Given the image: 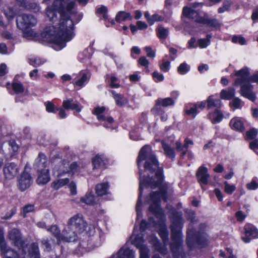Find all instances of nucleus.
<instances>
[{
    "label": "nucleus",
    "instance_id": "f257e3e1",
    "mask_svg": "<svg viewBox=\"0 0 258 258\" xmlns=\"http://www.w3.org/2000/svg\"><path fill=\"white\" fill-rule=\"evenodd\" d=\"M75 3L71 0H54L51 7L46 9V14L50 21L57 20V14L60 15L59 24L46 27L42 36L44 39L53 43L59 50L66 46V43L71 40L75 36L74 22L73 20L75 13L72 11Z\"/></svg>",
    "mask_w": 258,
    "mask_h": 258
},
{
    "label": "nucleus",
    "instance_id": "f03ea898",
    "mask_svg": "<svg viewBox=\"0 0 258 258\" xmlns=\"http://www.w3.org/2000/svg\"><path fill=\"white\" fill-rule=\"evenodd\" d=\"M140 172V196L136 204L137 220L142 218L141 196L145 187L152 188L161 184L163 170L158 167V162L151 147L144 146L140 151L137 160Z\"/></svg>",
    "mask_w": 258,
    "mask_h": 258
},
{
    "label": "nucleus",
    "instance_id": "7ed1b4c3",
    "mask_svg": "<svg viewBox=\"0 0 258 258\" xmlns=\"http://www.w3.org/2000/svg\"><path fill=\"white\" fill-rule=\"evenodd\" d=\"M167 186L163 185L160 187L159 191L155 192H152L150 195V201L152 202L149 207V211L155 215L156 218L160 221L159 224H157L155 221L150 218V225L158 227V233L162 238L164 245L159 243L157 237L154 235H152L149 238V242L153 245L155 250L159 252L163 255H165L167 253L166 245L168 240V232L164 223L165 215L162 210L159 206V202L163 200L166 202L167 201Z\"/></svg>",
    "mask_w": 258,
    "mask_h": 258
},
{
    "label": "nucleus",
    "instance_id": "20e7f679",
    "mask_svg": "<svg viewBox=\"0 0 258 258\" xmlns=\"http://www.w3.org/2000/svg\"><path fill=\"white\" fill-rule=\"evenodd\" d=\"M207 229L208 226L205 223L201 224L197 231L192 229L191 225L188 226L186 232V244L189 249L202 248L208 244Z\"/></svg>",
    "mask_w": 258,
    "mask_h": 258
},
{
    "label": "nucleus",
    "instance_id": "39448f33",
    "mask_svg": "<svg viewBox=\"0 0 258 258\" xmlns=\"http://www.w3.org/2000/svg\"><path fill=\"white\" fill-rule=\"evenodd\" d=\"M172 224L171 230V243L170 244L171 250L175 258H177V253L183 243V235L181 233V228L183 225L182 215L179 212H174L170 217Z\"/></svg>",
    "mask_w": 258,
    "mask_h": 258
},
{
    "label": "nucleus",
    "instance_id": "423d86ee",
    "mask_svg": "<svg viewBox=\"0 0 258 258\" xmlns=\"http://www.w3.org/2000/svg\"><path fill=\"white\" fill-rule=\"evenodd\" d=\"M17 26L23 31V36L31 38L36 36V33L31 28L35 26L37 20L33 15L30 14H22L17 17Z\"/></svg>",
    "mask_w": 258,
    "mask_h": 258
},
{
    "label": "nucleus",
    "instance_id": "0eeeda50",
    "mask_svg": "<svg viewBox=\"0 0 258 258\" xmlns=\"http://www.w3.org/2000/svg\"><path fill=\"white\" fill-rule=\"evenodd\" d=\"M234 75L237 77L234 82V85L237 86L249 82L258 84V72L249 76V69L247 68L236 71Z\"/></svg>",
    "mask_w": 258,
    "mask_h": 258
},
{
    "label": "nucleus",
    "instance_id": "6e6552de",
    "mask_svg": "<svg viewBox=\"0 0 258 258\" xmlns=\"http://www.w3.org/2000/svg\"><path fill=\"white\" fill-rule=\"evenodd\" d=\"M67 224L80 234L86 230L87 226L83 216L79 214L71 217L67 221Z\"/></svg>",
    "mask_w": 258,
    "mask_h": 258
},
{
    "label": "nucleus",
    "instance_id": "1a4fd4ad",
    "mask_svg": "<svg viewBox=\"0 0 258 258\" xmlns=\"http://www.w3.org/2000/svg\"><path fill=\"white\" fill-rule=\"evenodd\" d=\"M59 165H56L53 168L54 174H55L57 172V176H61L64 174L71 172L74 173L77 171L78 166L76 163L74 162L69 166L70 170L66 169L68 167L69 164L67 162L62 161L60 159H57L56 162Z\"/></svg>",
    "mask_w": 258,
    "mask_h": 258
},
{
    "label": "nucleus",
    "instance_id": "9d476101",
    "mask_svg": "<svg viewBox=\"0 0 258 258\" xmlns=\"http://www.w3.org/2000/svg\"><path fill=\"white\" fill-rule=\"evenodd\" d=\"M0 248L2 258H13V256L17 255L13 248L7 245L4 238V232L2 228H0Z\"/></svg>",
    "mask_w": 258,
    "mask_h": 258
},
{
    "label": "nucleus",
    "instance_id": "9b49d317",
    "mask_svg": "<svg viewBox=\"0 0 258 258\" xmlns=\"http://www.w3.org/2000/svg\"><path fill=\"white\" fill-rule=\"evenodd\" d=\"M80 234L66 224L61 232V241L74 242L76 241Z\"/></svg>",
    "mask_w": 258,
    "mask_h": 258
},
{
    "label": "nucleus",
    "instance_id": "f8f14e48",
    "mask_svg": "<svg viewBox=\"0 0 258 258\" xmlns=\"http://www.w3.org/2000/svg\"><path fill=\"white\" fill-rule=\"evenodd\" d=\"M144 240L143 235H136L133 239V243L139 249H140V258H149V250L147 247L144 245Z\"/></svg>",
    "mask_w": 258,
    "mask_h": 258
},
{
    "label": "nucleus",
    "instance_id": "ddd939ff",
    "mask_svg": "<svg viewBox=\"0 0 258 258\" xmlns=\"http://www.w3.org/2000/svg\"><path fill=\"white\" fill-rule=\"evenodd\" d=\"M17 182L19 189L23 191L31 186L33 179L29 173L24 171L18 177Z\"/></svg>",
    "mask_w": 258,
    "mask_h": 258
},
{
    "label": "nucleus",
    "instance_id": "4468645a",
    "mask_svg": "<svg viewBox=\"0 0 258 258\" xmlns=\"http://www.w3.org/2000/svg\"><path fill=\"white\" fill-rule=\"evenodd\" d=\"M19 168L14 163H8L3 168V172L5 177L7 179H13L18 174Z\"/></svg>",
    "mask_w": 258,
    "mask_h": 258
},
{
    "label": "nucleus",
    "instance_id": "2eb2a0df",
    "mask_svg": "<svg viewBox=\"0 0 258 258\" xmlns=\"http://www.w3.org/2000/svg\"><path fill=\"white\" fill-rule=\"evenodd\" d=\"M241 85V89L240 90V94L249 99L251 101H254L256 97L252 91L253 86L249 84L248 82L240 84Z\"/></svg>",
    "mask_w": 258,
    "mask_h": 258
},
{
    "label": "nucleus",
    "instance_id": "dca6fc26",
    "mask_svg": "<svg viewBox=\"0 0 258 258\" xmlns=\"http://www.w3.org/2000/svg\"><path fill=\"white\" fill-rule=\"evenodd\" d=\"M202 3H198L193 4L192 8L184 7L183 9L182 14L184 16H186L192 19H194L195 20V21L197 22V19H200L201 17H199V14L198 12L194 10V8H196L197 7H202Z\"/></svg>",
    "mask_w": 258,
    "mask_h": 258
},
{
    "label": "nucleus",
    "instance_id": "f3484780",
    "mask_svg": "<svg viewBox=\"0 0 258 258\" xmlns=\"http://www.w3.org/2000/svg\"><path fill=\"white\" fill-rule=\"evenodd\" d=\"M47 160L46 156L42 153H40L38 157L35 160L34 164V168L38 171H43L46 169H49L47 167Z\"/></svg>",
    "mask_w": 258,
    "mask_h": 258
},
{
    "label": "nucleus",
    "instance_id": "a211bd4d",
    "mask_svg": "<svg viewBox=\"0 0 258 258\" xmlns=\"http://www.w3.org/2000/svg\"><path fill=\"white\" fill-rule=\"evenodd\" d=\"M197 176L199 182L201 184H207L210 175L208 173V169L205 166H201L197 173Z\"/></svg>",
    "mask_w": 258,
    "mask_h": 258
},
{
    "label": "nucleus",
    "instance_id": "6ab92c4d",
    "mask_svg": "<svg viewBox=\"0 0 258 258\" xmlns=\"http://www.w3.org/2000/svg\"><path fill=\"white\" fill-rule=\"evenodd\" d=\"M230 125L233 130L242 132L244 131V120L239 117L232 118L230 121Z\"/></svg>",
    "mask_w": 258,
    "mask_h": 258
},
{
    "label": "nucleus",
    "instance_id": "aec40b11",
    "mask_svg": "<svg viewBox=\"0 0 258 258\" xmlns=\"http://www.w3.org/2000/svg\"><path fill=\"white\" fill-rule=\"evenodd\" d=\"M105 110V108L102 107H96L93 111L92 113L97 116V118L99 120L107 121L108 123H111L113 122V118L111 117H106L103 114Z\"/></svg>",
    "mask_w": 258,
    "mask_h": 258
},
{
    "label": "nucleus",
    "instance_id": "412c9836",
    "mask_svg": "<svg viewBox=\"0 0 258 258\" xmlns=\"http://www.w3.org/2000/svg\"><path fill=\"white\" fill-rule=\"evenodd\" d=\"M78 77V80L76 81L75 84L81 88L88 83L90 78V75L88 72H80Z\"/></svg>",
    "mask_w": 258,
    "mask_h": 258
},
{
    "label": "nucleus",
    "instance_id": "4be33fe9",
    "mask_svg": "<svg viewBox=\"0 0 258 258\" xmlns=\"http://www.w3.org/2000/svg\"><path fill=\"white\" fill-rule=\"evenodd\" d=\"M17 4L20 7H24L28 10L37 12L40 10L39 6L35 3L26 2L25 0H17Z\"/></svg>",
    "mask_w": 258,
    "mask_h": 258
},
{
    "label": "nucleus",
    "instance_id": "5701e85b",
    "mask_svg": "<svg viewBox=\"0 0 258 258\" xmlns=\"http://www.w3.org/2000/svg\"><path fill=\"white\" fill-rule=\"evenodd\" d=\"M28 255L30 258H41L38 243L32 242L28 248Z\"/></svg>",
    "mask_w": 258,
    "mask_h": 258
},
{
    "label": "nucleus",
    "instance_id": "b1692460",
    "mask_svg": "<svg viewBox=\"0 0 258 258\" xmlns=\"http://www.w3.org/2000/svg\"><path fill=\"white\" fill-rule=\"evenodd\" d=\"M39 175L37 179V183L38 184H45L48 182L50 180L49 173V169H46L43 171H38Z\"/></svg>",
    "mask_w": 258,
    "mask_h": 258
},
{
    "label": "nucleus",
    "instance_id": "393cba45",
    "mask_svg": "<svg viewBox=\"0 0 258 258\" xmlns=\"http://www.w3.org/2000/svg\"><path fill=\"white\" fill-rule=\"evenodd\" d=\"M244 230L246 236H251L253 238L258 237V230L254 225L247 223L244 227Z\"/></svg>",
    "mask_w": 258,
    "mask_h": 258
},
{
    "label": "nucleus",
    "instance_id": "a878e982",
    "mask_svg": "<svg viewBox=\"0 0 258 258\" xmlns=\"http://www.w3.org/2000/svg\"><path fill=\"white\" fill-rule=\"evenodd\" d=\"M197 21L198 23L206 24L208 26H211L214 28H219L220 27V24L217 20L215 19H210L207 16H205L203 18H201L200 19H197Z\"/></svg>",
    "mask_w": 258,
    "mask_h": 258
},
{
    "label": "nucleus",
    "instance_id": "bb28decb",
    "mask_svg": "<svg viewBox=\"0 0 258 258\" xmlns=\"http://www.w3.org/2000/svg\"><path fill=\"white\" fill-rule=\"evenodd\" d=\"M119 258H134V251L125 246L121 247L118 252Z\"/></svg>",
    "mask_w": 258,
    "mask_h": 258
},
{
    "label": "nucleus",
    "instance_id": "cd10ccee",
    "mask_svg": "<svg viewBox=\"0 0 258 258\" xmlns=\"http://www.w3.org/2000/svg\"><path fill=\"white\" fill-rule=\"evenodd\" d=\"M208 117L213 123L216 124L222 120L223 115L219 110L216 109L213 113H209Z\"/></svg>",
    "mask_w": 258,
    "mask_h": 258
},
{
    "label": "nucleus",
    "instance_id": "c85d7f7f",
    "mask_svg": "<svg viewBox=\"0 0 258 258\" xmlns=\"http://www.w3.org/2000/svg\"><path fill=\"white\" fill-rule=\"evenodd\" d=\"M184 111L187 115H190L193 118H195L199 113L197 104H186L184 107Z\"/></svg>",
    "mask_w": 258,
    "mask_h": 258
},
{
    "label": "nucleus",
    "instance_id": "c756f323",
    "mask_svg": "<svg viewBox=\"0 0 258 258\" xmlns=\"http://www.w3.org/2000/svg\"><path fill=\"white\" fill-rule=\"evenodd\" d=\"M235 95V90L232 88H228L226 89L221 90L220 97L224 100H230Z\"/></svg>",
    "mask_w": 258,
    "mask_h": 258
},
{
    "label": "nucleus",
    "instance_id": "7c9ffc66",
    "mask_svg": "<svg viewBox=\"0 0 258 258\" xmlns=\"http://www.w3.org/2000/svg\"><path fill=\"white\" fill-rule=\"evenodd\" d=\"M109 185L108 183L98 184L96 186V192L99 196L108 194Z\"/></svg>",
    "mask_w": 258,
    "mask_h": 258
},
{
    "label": "nucleus",
    "instance_id": "2f4dec72",
    "mask_svg": "<svg viewBox=\"0 0 258 258\" xmlns=\"http://www.w3.org/2000/svg\"><path fill=\"white\" fill-rule=\"evenodd\" d=\"M132 19L131 14L124 11H119L115 16V20L117 22L125 21L127 20H131Z\"/></svg>",
    "mask_w": 258,
    "mask_h": 258
},
{
    "label": "nucleus",
    "instance_id": "473e14b6",
    "mask_svg": "<svg viewBox=\"0 0 258 258\" xmlns=\"http://www.w3.org/2000/svg\"><path fill=\"white\" fill-rule=\"evenodd\" d=\"M207 103L208 109L213 107L220 108L221 106V101L219 99H215L213 96H210L208 97Z\"/></svg>",
    "mask_w": 258,
    "mask_h": 258
},
{
    "label": "nucleus",
    "instance_id": "72a5a7b5",
    "mask_svg": "<svg viewBox=\"0 0 258 258\" xmlns=\"http://www.w3.org/2000/svg\"><path fill=\"white\" fill-rule=\"evenodd\" d=\"M73 100L72 99H69L63 101L62 106L66 109H76L77 111L80 112L81 109L78 107L77 104L74 103Z\"/></svg>",
    "mask_w": 258,
    "mask_h": 258
},
{
    "label": "nucleus",
    "instance_id": "f704fd0d",
    "mask_svg": "<svg viewBox=\"0 0 258 258\" xmlns=\"http://www.w3.org/2000/svg\"><path fill=\"white\" fill-rule=\"evenodd\" d=\"M111 93L113 95V98L117 105L121 106L127 103V100L123 95L115 93L114 91H112Z\"/></svg>",
    "mask_w": 258,
    "mask_h": 258
},
{
    "label": "nucleus",
    "instance_id": "c9c22d12",
    "mask_svg": "<svg viewBox=\"0 0 258 258\" xmlns=\"http://www.w3.org/2000/svg\"><path fill=\"white\" fill-rule=\"evenodd\" d=\"M69 181L70 180L68 178L58 179L51 183V186L54 189L57 190L60 187L68 184L69 183Z\"/></svg>",
    "mask_w": 258,
    "mask_h": 258
},
{
    "label": "nucleus",
    "instance_id": "e433bc0d",
    "mask_svg": "<svg viewBox=\"0 0 258 258\" xmlns=\"http://www.w3.org/2000/svg\"><path fill=\"white\" fill-rule=\"evenodd\" d=\"M157 105H160L163 107H167L174 104V101L171 98H159L156 100Z\"/></svg>",
    "mask_w": 258,
    "mask_h": 258
},
{
    "label": "nucleus",
    "instance_id": "4c0bfd02",
    "mask_svg": "<svg viewBox=\"0 0 258 258\" xmlns=\"http://www.w3.org/2000/svg\"><path fill=\"white\" fill-rule=\"evenodd\" d=\"M47 230L56 238L57 243L59 244L61 241L60 238L61 237V233H60V230L58 226L56 225H52L50 228H47Z\"/></svg>",
    "mask_w": 258,
    "mask_h": 258
},
{
    "label": "nucleus",
    "instance_id": "58836bf2",
    "mask_svg": "<svg viewBox=\"0 0 258 258\" xmlns=\"http://www.w3.org/2000/svg\"><path fill=\"white\" fill-rule=\"evenodd\" d=\"M105 164V159L102 155H96L92 159V164L94 168H98Z\"/></svg>",
    "mask_w": 258,
    "mask_h": 258
},
{
    "label": "nucleus",
    "instance_id": "ea45409f",
    "mask_svg": "<svg viewBox=\"0 0 258 258\" xmlns=\"http://www.w3.org/2000/svg\"><path fill=\"white\" fill-rule=\"evenodd\" d=\"M157 35L160 39H165L169 34L168 29L160 26L156 30Z\"/></svg>",
    "mask_w": 258,
    "mask_h": 258
},
{
    "label": "nucleus",
    "instance_id": "a19ab883",
    "mask_svg": "<svg viewBox=\"0 0 258 258\" xmlns=\"http://www.w3.org/2000/svg\"><path fill=\"white\" fill-rule=\"evenodd\" d=\"M81 201L87 205L92 206L96 203L94 199V196L90 193L87 194L84 197L81 198Z\"/></svg>",
    "mask_w": 258,
    "mask_h": 258
},
{
    "label": "nucleus",
    "instance_id": "79ce46f5",
    "mask_svg": "<svg viewBox=\"0 0 258 258\" xmlns=\"http://www.w3.org/2000/svg\"><path fill=\"white\" fill-rule=\"evenodd\" d=\"M163 148L166 155L171 159H173L175 157L174 151L173 149L171 148L167 144L164 142L162 143Z\"/></svg>",
    "mask_w": 258,
    "mask_h": 258
},
{
    "label": "nucleus",
    "instance_id": "37998d69",
    "mask_svg": "<svg viewBox=\"0 0 258 258\" xmlns=\"http://www.w3.org/2000/svg\"><path fill=\"white\" fill-rule=\"evenodd\" d=\"M189 70L190 66L185 62L181 63L177 68V72L181 75L185 74Z\"/></svg>",
    "mask_w": 258,
    "mask_h": 258
},
{
    "label": "nucleus",
    "instance_id": "c03bdc74",
    "mask_svg": "<svg viewBox=\"0 0 258 258\" xmlns=\"http://www.w3.org/2000/svg\"><path fill=\"white\" fill-rule=\"evenodd\" d=\"M211 36L208 35L206 38L200 39L198 40V44L200 48H206L210 42Z\"/></svg>",
    "mask_w": 258,
    "mask_h": 258
},
{
    "label": "nucleus",
    "instance_id": "a18cd8bd",
    "mask_svg": "<svg viewBox=\"0 0 258 258\" xmlns=\"http://www.w3.org/2000/svg\"><path fill=\"white\" fill-rule=\"evenodd\" d=\"M29 60L30 64L34 67H37L44 62V60L43 59L39 57H32L29 58Z\"/></svg>",
    "mask_w": 258,
    "mask_h": 258
},
{
    "label": "nucleus",
    "instance_id": "49530a36",
    "mask_svg": "<svg viewBox=\"0 0 258 258\" xmlns=\"http://www.w3.org/2000/svg\"><path fill=\"white\" fill-rule=\"evenodd\" d=\"M13 89L16 93H23L24 91V88L22 83L15 82L12 85Z\"/></svg>",
    "mask_w": 258,
    "mask_h": 258
},
{
    "label": "nucleus",
    "instance_id": "de8ad7c7",
    "mask_svg": "<svg viewBox=\"0 0 258 258\" xmlns=\"http://www.w3.org/2000/svg\"><path fill=\"white\" fill-rule=\"evenodd\" d=\"M224 184V191L227 194L231 195L235 190L236 186L234 185H230L227 181H225Z\"/></svg>",
    "mask_w": 258,
    "mask_h": 258
},
{
    "label": "nucleus",
    "instance_id": "09e8293b",
    "mask_svg": "<svg viewBox=\"0 0 258 258\" xmlns=\"http://www.w3.org/2000/svg\"><path fill=\"white\" fill-rule=\"evenodd\" d=\"M107 78L110 79V86L112 88H118L119 87V84L117 83V78L113 75H107Z\"/></svg>",
    "mask_w": 258,
    "mask_h": 258
},
{
    "label": "nucleus",
    "instance_id": "8fccbe9b",
    "mask_svg": "<svg viewBox=\"0 0 258 258\" xmlns=\"http://www.w3.org/2000/svg\"><path fill=\"white\" fill-rule=\"evenodd\" d=\"M232 5V3L230 1H225L223 3V6L218 9L219 13H223L225 11H227L229 10L230 6Z\"/></svg>",
    "mask_w": 258,
    "mask_h": 258
},
{
    "label": "nucleus",
    "instance_id": "3c124183",
    "mask_svg": "<svg viewBox=\"0 0 258 258\" xmlns=\"http://www.w3.org/2000/svg\"><path fill=\"white\" fill-rule=\"evenodd\" d=\"M46 110L48 112L55 113L58 108H55L54 105L51 102L48 101L45 103Z\"/></svg>",
    "mask_w": 258,
    "mask_h": 258
},
{
    "label": "nucleus",
    "instance_id": "603ef678",
    "mask_svg": "<svg viewBox=\"0 0 258 258\" xmlns=\"http://www.w3.org/2000/svg\"><path fill=\"white\" fill-rule=\"evenodd\" d=\"M152 77L155 82H159L163 81L164 77L162 74L158 72H154L152 74Z\"/></svg>",
    "mask_w": 258,
    "mask_h": 258
},
{
    "label": "nucleus",
    "instance_id": "864d4df0",
    "mask_svg": "<svg viewBox=\"0 0 258 258\" xmlns=\"http://www.w3.org/2000/svg\"><path fill=\"white\" fill-rule=\"evenodd\" d=\"M232 41L235 43H238L240 45H243L245 43L244 38L240 36H233L232 38Z\"/></svg>",
    "mask_w": 258,
    "mask_h": 258
},
{
    "label": "nucleus",
    "instance_id": "5fc2aeb1",
    "mask_svg": "<svg viewBox=\"0 0 258 258\" xmlns=\"http://www.w3.org/2000/svg\"><path fill=\"white\" fill-rule=\"evenodd\" d=\"M41 244L44 247V250L50 251L52 248V244L48 239H43L41 240Z\"/></svg>",
    "mask_w": 258,
    "mask_h": 258
},
{
    "label": "nucleus",
    "instance_id": "6e6d98bb",
    "mask_svg": "<svg viewBox=\"0 0 258 258\" xmlns=\"http://www.w3.org/2000/svg\"><path fill=\"white\" fill-rule=\"evenodd\" d=\"M107 11V9L104 6H102L100 8H98L96 10L97 13L103 14V18L104 19H106L108 18Z\"/></svg>",
    "mask_w": 258,
    "mask_h": 258
},
{
    "label": "nucleus",
    "instance_id": "4d7b16f0",
    "mask_svg": "<svg viewBox=\"0 0 258 258\" xmlns=\"http://www.w3.org/2000/svg\"><path fill=\"white\" fill-rule=\"evenodd\" d=\"M163 20V18L158 15V14H154L151 16V19L149 20V23L150 25H153L155 22L161 21Z\"/></svg>",
    "mask_w": 258,
    "mask_h": 258
},
{
    "label": "nucleus",
    "instance_id": "13d9d810",
    "mask_svg": "<svg viewBox=\"0 0 258 258\" xmlns=\"http://www.w3.org/2000/svg\"><path fill=\"white\" fill-rule=\"evenodd\" d=\"M170 63L169 61H163V62L160 65V69L164 72H167L170 69Z\"/></svg>",
    "mask_w": 258,
    "mask_h": 258
},
{
    "label": "nucleus",
    "instance_id": "bf43d9fd",
    "mask_svg": "<svg viewBox=\"0 0 258 258\" xmlns=\"http://www.w3.org/2000/svg\"><path fill=\"white\" fill-rule=\"evenodd\" d=\"M257 134V131L254 128L246 132V136L249 139H254Z\"/></svg>",
    "mask_w": 258,
    "mask_h": 258
},
{
    "label": "nucleus",
    "instance_id": "052dcab7",
    "mask_svg": "<svg viewBox=\"0 0 258 258\" xmlns=\"http://www.w3.org/2000/svg\"><path fill=\"white\" fill-rule=\"evenodd\" d=\"M246 187L248 190H255L258 188V183L253 179L246 184Z\"/></svg>",
    "mask_w": 258,
    "mask_h": 258
},
{
    "label": "nucleus",
    "instance_id": "680f3d73",
    "mask_svg": "<svg viewBox=\"0 0 258 258\" xmlns=\"http://www.w3.org/2000/svg\"><path fill=\"white\" fill-rule=\"evenodd\" d=\"M235 216L237 218V220L241 222L244 221L247 216L244 214L241 211H238L235 213Z\"/></svg>",
    "mask_w": 258,
    "mask_h": 258
},
{
    "label": "nucleus",
    "instance_id": "e2e57ef3",
    "mask_svg": "<svg viewBox=\"0 0 258 258\" xmlns=\"http://www.w3.org/2000/svg\"><path fill=\"white\" fill-rule=\"evenodd\" d=\"M138 62L142 66L145 67L146 68H148L149 67V60L145 56H142L140 57L138 60Z\"/></svg>",
    "mask_w": 258,
    "mask_h": 258
},
{
    "label": "nucleus",
    "instance_id": "0e129e2a",
    "mask_svg": "<svg viewBox=\"0 0 258 258\" xmlns=\"http://www.w3.org/2000/svg\"><path fill=\"white\" fill-rule=\"evenodd\" d=\"M231 103L235 108H240L241 107V101L238 98H234Z\"/></svg>",
    "mask_w": 258,
    "mask_h": 258
},
{
    "label": "nucleus",
    "instance_id": "69168bd1",
    "mask_svg": "<svg viewBox=\"0 0 258 258\" xmlns=\"http://www.w3.org/2000/svg\"><path fill=\"white\" fill-rule=\"evenodd\" d=\"M16 213V210L13 209L8 211L6 214H3L2 218L3 219H10Z\"/></svg>",
    "mask_w": 258,
    "mask_h": 258
},
{
    "label": "nucleus",
    "instance_id": "338daca9",
    "mask_svg": "<svg viewBox=\"0 0 258 258\" xmlns=\"http://www.w3.org/2000/svg\"><path fill=\"white\" fill-rule=\"evenodd\" d=\"M69 187L70 188L71 194L72 195H75L77 194V187H76V183L72 181L70 182L69 184Z\"/></svg>",
    "mask_w": 258,
    "mask_h": 258
},
{
    "label": "nucleus",
    "instance_id": "774afa93",
    "mask_svg": "<svg viewBox=\"0 0 258 258\" xmlns=\"http://www.w3.org/2000/svg\"><path fill=\"white\" fill-rule=\"evenodd\" d=\"M147 53L148 57L154 58L155 57V53L152 50V48L149 46L145 47L144 48Z\"/></svg>",
    "mask_w": 258,
    "mask_h": 258
}]
</instances>
